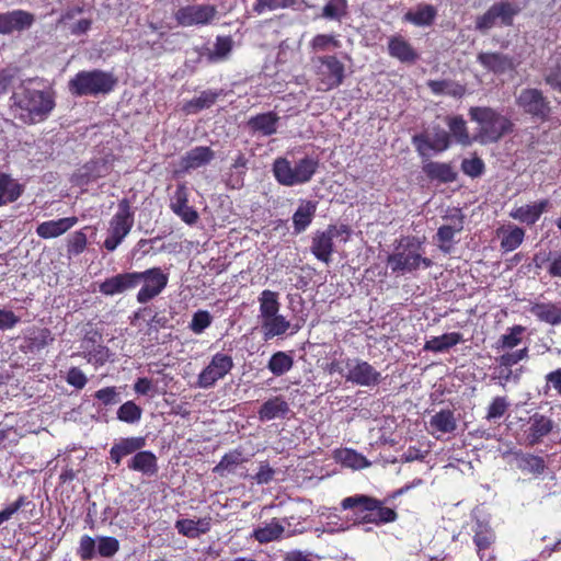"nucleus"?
<instances>
[{
    "mask_svg": "<svg viewBox=\"0 0 561 561\" xmlns=\"http://www.w3.org/2000/svg\"><path fill=\"white\" fill-rule=\"evenodd\" d=\"M259 302L261 319L274 317L279 311L280 304L276 291L264 289L259 297Z\"/></svg>",
    "mask_w": 561,
    "mask_h": 561,
    "instance_id": "obj_43",
    "label": "nucleus"
},
{
    "mask_svg": "<svg viewBox=\"0 0 561 561\" xmlns=\"http://www.w3.org/2000/svg\"><path fill=\"white\" fill-rule=\"evenodd\" d=\"M215 157L210 147L197 146L187 151L181 159V165L184 170L198 169L208 164Z\"/></svg>",
    "mask_w": 561,
    "mask_h": 561,
    "instance_id": "obj_31",
    "label": "nucleus"
},
{
    "mask_svg": "<svg viewBox=\"0 0 561 561\" xmlns=\"http://www.w3.org/2000/svg\"><path fill=\"white\" fill-rule=\"evenodd\" d=\"M233 41L230 36H217L214 50L208 51L207 59L209 62L224 60L231 53Z\"/></svg>",
    "mask_w": 561,
    "mask_h": 561,
    "instance_id": "obj_48",
    "label": "nucleus"
},
{
    "mask_svg": "<svg viewBox=\"0 0 561 561\" xmlns=\"http://www.w3.org/2000/svg\"><path fill=\"white\" fill-rule=\"evenodd\" d=\"M289 525L288 518H272L270 522L262 523L257 526L252 533V538L260 543L279 540L286 533V526Z\"/></svg>",
    "mask_w": 561,
    "mask_h": 561,
    "instance_id": "obj_20",
    "label": "nucleus"
},
{
    "mask_svg": "<svg viewBox=\"0 0 561 561\" xmlns=\"http://www.w3.org/2000/svg\"><path fill=\"white\" fill-rule=\"evenodd\" d=\"M98 548L95 540L84 535L80 539L79 548H78V554L83 561L92 560L95 557V549Z\"/></svg>",
    "mask_w": 561,
    "mask_h": 561,
    "instance_id": "obj_62",
    "label": "nucleus"
},
{
    "mask_svg": "<svg viewBox=\"0 0 561 561\" xmlns=\"http://www.w3.org/2000/svg\"><path fill=\"white\" fill-rule=\"evenodd\" d=\"M549 206V199L545 198L531 205L516 207L510 213V217L519 222L533 226L539 220L541 215L547 211Z\"/></svg>",
    "mask_w": 561,
    "mask_h": 561,
    "instance_id": "obj_23",
    "label": "nucleus"
},
{
    "mask_svg": "<svg viewBox=\"0 0 561 561\" xmlns=\"http://www.w3.org/2000/svg\"><path fill=\"white\" fill-rule=\"evenodd\" d=\"M507 407H508V403L506 402L505 398H502V397L495 398L489 407L486 419L488 420L500 419L505 413Z\"/></svg>",
    "mask_w": 561,
    "mask_h": 561,
    "instance_id": "obj_63",
    "label": "nucleus"
},
{
    "mask_svg": "<svg viewBox=\"0 0 561 561\" xmlns=\"http://www.w3.org/2000/svg\"><path fill=\"white\" fill-rule=\"evenodd\" d=\"M35 21L33 13L16 9L0 13V34L10 35L30 28Z\"/></svg>",
    "mask_w": 561,
    "mask_h": 561,
    "instance_id": "obj_17",
    "label": "nucleus"
},
{
    "mask_svg": "<svg viewBox=\"0 0 561 561\" xmlns=\"http://www.w3.org/2000/svg\"><path fill=\"white\" fill-rule=\"evenodd\" d=\"M497 234L502 236L501 249L504 252H512L523 243L525 230L518 226L508 225L497 229Z\"/></svg>",
    "mask_w": 561,
    "mask_h": 561,
    "instance_id": "obj_37",
    "label": "nucleus"
},
{
    "mask_svg": "<svg viewBox=\"0 0 561 561\" xmlns=\"http://www.w3.org/2000/svg\"><path fill=\"white\" fill-rule=\"evenodd\" d=\"M170 208L186 225H195L199 218L194 207L188 205V190L184 183H180L171 197Z\"/></svg>",
    "mask_w": 561,
    "mask_h": 561,
    "instance_id": "obj_18",
    "label": "nucleus"
},
{
    "mask_svg": "<svg viewBox=\"0 0 561 561\" xmlns=\"http://www.w3.org/2000/svg\"><path fill=\"white\" fill-rule=\"evenodd\" d=\"M444 218L449 219L451 224L440 226L437 229L435 240L437 247L444 253H450L456 234L463 230L465 215L460 208H455L453 214L447 215Z\"/></svg>",
    "mask_w": 561,
    "mask_h": 561,
    "instance_id": "obj_15",
    "label": "nucleus"
},
{
    "mask_svg": "<svg viewBox=\"0 0 561 561\" xmlns=\"http://www.w3.org/2000/svg\"><path fill=\"white\" fill-rule=\"evenodd\" d=\"M259 413L262 421H270L275 417H286L289 413V408L287 402L275 398L265 402Z\"/></svg>",
    "mask_w": 561,
    "mask_h": 561,
    "instance_id": "obj_45",
    "label": "nucleus"
},
{
    "mask_svg": "<svg viewBox=\"0 0 561 561\" xmlns=\"http://www.w3.org/2000/svg\"><path fill=\"white\" fill-rule=\"evenodd\" d=\"M437 16V9L433 4L420 3L414 10L408 11L403 20L415 26H431Z\"/></svg>",
    "mask_w": 561,
    "mask_h": 561,
    "instance_id": "obj_32",
    "label": "nucleus"
},
{
    "mask_svg": "<svg viewBox=\"0 0 561 561\" xmlns=\"http://www.w3.org/2000/svg\"><path fill=\"white\" fill-rule=\"evenodd\" d=\"M220 93L213 90H205L201 94L183 104L182 111L187 114H196L202 110L211 107L218 100Z\"/></svg>",
    "mask_w": 561,
    "mask_h": 561,
    "instance_id": "obj_38",
    "label": "nucleus"
},
{
    "mask_svg": "<svg viewBox=\"0 0 561 561\" xmlns=\"http://www.w3.org/2000/svg\"><path fill=\"white\" fill-rule=\"evenodd\" d=\"M175 528L179 534L187 538H197L206 534L210 529V518L204 517L197 520L194 519H178Z\"/></svg>",
    "mask_w": 561,
    "mask_h": 561,
    "instance_id": "obj_36",
    "label": "nucleus"
},
{
    "mask_svg": "<svg viewBox=\"0 0 561 561\" xmlns=\"http://www.w3.org/2000/svg\"><path fill=\"white\" fill-rule=\"evenodd\" d=\"M85 229H88V227L75 231L68 237L66 248L69 256L80 255L87 249L88 237L84 232Z\"/></svg>",
    "mask_w": 561,
    "mask_h": 561,
    "instance_id": "obj_50",
    "label": "nucleus"
},
{
    "mask_svg": "<svg viewBox=\"0 0 561 561\" xmlns=\"http://www.w3.org/2000/svg\"><path fill=\"white\" fill-rule=\"evenodd\" d=\"M414 144H417L419 150L424 146L431 150L442 152L449 147L450 135L446 130L440 129L433 135L432 139H428L423 135L415 136Z\"/></svg>",
    "mask_w": 561,
    "mask_h": 561,
    "instance_id": "obj_41",
    "label": "nucleus"
},
{
    "mask_svg": "<svg viewBox=\"0 0 561 561\" xmlns=\"http://www.w3.org/2000/svg\"><path fill=\"white\" fill-rule=\"evenodd\" d=\"M233 367V360L230 355L216 353L210 363L199 374V386H213L216 381L222 379Z\"/></svg>",
    "mask_w": 561,
    "mask_h": 561,
    "instance_id": "obj_16",
    "label": "nucleus"
},
{
    "mask_svg": "<svg viewBox=\"0 0 561 561\" xmlns=\"http://www.w3.org/2000/svg\"><path fill=\"white\" fill-rule=\"evenodd\" d=\"M293 357L284 352H276L268 362V368L276 376H282L293 367Z\"/></svg>",
    "mask_w": 561,
    "mask_h": 561,
    "instance_id": "obj_52",
    "label": "nucleus"
},
{
    "mask_svg": "<svg viewBox=\"0 0 561 561\" xmlns=\"http://www.w3.org/2000/svg\"><path fill=\"white\" fill-rule=\"evenodd\" d=\"M319 167L317 159L312 157H304L294 165L283 157L275 159L273 162V174L275 180L284 186H295L309 182L316 174Z\"/></svg>",
    "mask_w": 561,
    "mask_h": 561,
    "instance_id": "obj_6",
    "label": "nucleus"
},
{
    "mask_svg": "<svg viewBox=\"0 0 561 561\" xmlns=\"http://www.w3.org/2000/svg\"><path fill=\"white\" fill-rule=\"evenodd\" d=\"M279 116L275 112L256 114L249 118L248 127L253 134L272 136L277 131Z\"/></svg>",
    "mask_w": 561,
    "mask_h": 561,
    "instance_id": "obj_25",
    "label": "nucleus"
},
{
    "mask_svg": "<svg viewBox=\"0 0 561 561\" xmlns=\"http://www.w3.org/2000/svg\"><path fill=\"white\" fill-rule=\"evenodd\" d=\"M448 127L456 141L462 146L472 144V138L469 135L467 123L462 116H453L448 119Z\"/></svg>",
    "mask_w": 561,
    "mask_h": 561,
    "instance_id": "obj_46",
    "label": "nucleus"
},
{
    "mask_svg": "<svg viewBox=\"0 0 561 561\" xmlns=\"http://www.w3.org/2000/svg\"><path fill=\"white\" fill-rule=\"evenodd\" d=\"M423 241L414 236H405L396 240L393 253L387 257V264L392 273H412L420 268L433 266L430 257L422 255Z\"/></svg>",
    "mask_w": 561,
    "mask_h": 561,
    "instance_id": "obj_3",
    "label": "nucleus"
},
{
    "mask_svg": "<svg viewBox=\"0 0 561 561\" xmlns=\"http://www.w3.org/2000/svg\"><path fill=\"white\" fill-rule=\"evenodd\" d=\"M20 322V317L12 310L0 309V331L13 329Z\"/></svg>",
    "mask_w": 561,
    "mask_h": 561,
    "instance_id": "obj_64",
    "label": "nucleus"
},
{
    "mask_svg": "<svg viewBox=\"0 0 561 561\" xmlns=\"http://www.w3.org/2000/svg\"><path fill=\"white\" fill-rule=\"evenodd\" d=\"M518 468L528 473L540 474L545 471L546 463L539 456L524 454L518 458Z\"/></svg>",
    "mask_w": 561,
    "mask_h": 561,
    "instance_id": "obj_51",
    "label": "nucleus"
},
{
    "mask_svg": "<svg viewBox=\"0 0 561 561\" xmlns=\"http://www.w3.org/2000/svg\"><path fill=\"white\" fill-rule=\"evenodd\" d=\"M388 54L402 64H414L419 59V53L402 35H393L388 41Z\"/></svg>",
    "mask_w": 561,
    "mask_h": 561,
    "instance_id": "obj_22",
    "label": "nucleus"
},
{
    "mask_svg": "<svg viewBox=\"0 0 561 561\" xmlns=\"http://www.w3.org/2000/svg\"><path fill=\"white\" fill-rule=\"evenodd\" d=\"M24 186L9 173L0 172V207L16 202L23 194Z\"/></svg>",
    "mask_w": 561,
    "mask_h": 561,
    "instance_id": "obj_30",
    "label": "nucleus"
},
{
    "mask_svg": "<svg viewBox=\"0 0 561 561\" xmlns=\"http://www.w3.org/2000/svg\"><path fill=\"white\" fill-rule=\"evenodd\" d=\"M296 3L297 0H256L253 4V11L262 14L265 11L293 8Z\"/></svg>",
    "mask_w": 561,
    "mask_h": 561,
    "instance_id": "obj_55",
    "label": "nucleus"
},
{
    "mask_svg": "<svg viewBox=\"0 0 561 561\" xmlns=\"http://www.w3.org/2000/svg\"><path fill=\"white\" fill-rule=\"evenodd\" d=\"M290 328V322L282 314L262 319V333L265 341L283 335Z\"/></svg>",
    "mask_w": 561,
    "mask_h": 561,
    "instance_id": "obj_40",
    "label": "nucleus"
},
{
    "mask_svg": "<svg viewBox=\"0 0 561 561\" xmlns=\"http://www.w3.org/2000/svg\"><path fill=\"white\" fill-rule=\"evenodd\" d=\"M243 461L242 454L238 450L226 454L214 468V472L225 476L234 472L236 467Z\"/></svg>",
    "mask_w": 561,
    "mask_h": 561,
    "instance_id": "obj_54",
    "label": "nucleus"
},
{
    "mask_svg": "<svg viewBox=\"0 0 561 561\" xmlns=\"http://www.w3.org/2000/svg\"><path fill=\"white\" fill-rule=\"evenodd\" d=\"M211 322L213 317L207 310H197L194 312L188 328L193 333L202 334L207 328L210 327Z\"/></svg>",
    "mask_w": 561,
    "mask_h": 561,
    "instance_id": "obj_56",
    "label": "nucleus"
},
{
    "mask_svg": "<svg viewBox=\"0 0 561 561\" xmlns=\"http://www.w3.org/2000/svg\"><path fill=\"white\" fill-rule=\"evenodd\" d=\"M347 0H330L322 9L321 16L329 20L341 21L347 14Z\"/></svg>",
    "mask_w": 561,
    "mask_h": 561,
    "instance_id": "obj_53",
    "label": "nucleus"
},
{
    "mask_svg": "<svg viewBox=\"0 0 561 561\" xmlns=\"http://www.w3.org/2000/svg\"><path fill=\"white\" fill-rule=\"evenodd\" d=\"M468 114L479 125L474 140L481 145L496 144L515 129L510 117L490 106H471Z\"/></svg>",
    "mask_w": 561,
    "mask_h": 561,
    "instance_id": "obj_2",
    "label": "nucleus"
},
{
    "mask_svg": "<svg viewBox=\"0 0 561 561\" xmlns=\"http://www.w3.org/2000/svg\"><path fill=\"white\" fill-rule=\"evenodd\" d=\"M423 172L431 181L451 183L457 180V171L451 163L430 161L423 165Z\"/></svg>",
    "mask_w": 561,
    "mask_h": 561,
    "instance_id": "obj_29",
    "label": "nucleus"
},
{
    "mask_svg": "<svg viewBox=\"0 0 561 561\" xmlns=\"http://www.w3.org/2000/svg\"><path fill=\"white\" fill-rule=\"evenodd\" d=\"M54 335L48 328H35L25 337L31 351H41L54 342Z\"/></svg>",
    "mask_w": 561,
    "mask_h": 561,
    "instance_id": "obj_44",
    "label": "nucleus"
},
{
    "mask_svg": "<svg viewBox=\"0 0 561 561\" xmlns=\"http://www.w3.org/2000/svg\"><path fill=\"white\" fill-rule=\"evenodd\" d=\"M11 110L26 125L44 122L56 106V92L48 88L36 90L21 87L10 98Z\"/></svg>",
    "mask_w": 561,
    "mask_h": 561,
    "instance_id": "obj_1",
    "label": "nucleus"
},
{
    "mask_svg": "<svg viewBox=\"0 0 561 561\" xmlns=\"http://www.w3.org/2000/svg\"><path fill=\"white\" fill-rule=\"evenodd\" d=\"M336 459L345 467L352 469H363L368 467V460L360 454L352 449H343L336 453Z\"/></svg>",
    "mask_w": 561,
    "mask_h": 561,
    "instance_id": "obj_49",
    "label": "nucleus"
},
{
    "mask_svg": "<svg viewBox=\"0 0 561 561\" xmlns=\"http://www.w3.org/2000/svg\"><path fill=\"white\" fill-rule=\"evenodd\" d=\"M317 211V203L312 201H301L300 205L293 215L294 231L304 232L312 222Z\"/></svg>",
    "mask_w": 561,
    "mask_h": 561,
    "instance_id": "obj_34",
    "label": "nucleus"
},
{
    "mask_svg": "<svg viewBox=\"0 0 561 561\" xmlns=\"http://www.w3.org/2000/svg\"><path fill=\"white\" fill-rule=\"evenodd\" d=\"M118 420L126 423L138 422L141 417V410L133 401H127L117 411Z\"/></svg>",
    "mask_w": 561,
    "mask_h": 561,
    "instance_id": "obj_58",
    "label": "nucleus"
},
{
    "mask_svg": "<svg viewBox=\"0 0 561 561\" xmlns=\"http://www.w3.org/2000/svg\"><path fill=\"white\" fill-rule=\"evenodd\" d=\"M530 422L531 423L528 435L530 445L539 443L542 437H545L552 431L553 427V423L550 419L539 414H535L530 419Z\"/></svg>",
    "mask_w": 561,
    "mask_h": 561,
    "instance_id": "obj_42",
    "label": "nucleus"
},
{
    "mask_svg": "<svg viewBox=\"0 0 561 561\" xmlns=\"http://www.w3.org/2000/svg\"><path fill=\"white\" fill-rule=\"evenodd\" d=\"M77 222L78 218L75 216L44 221L36 227V233L43 239L57 238L70 230Z\"/></svg>",
    "mask_w": 561,
    "mask_h": 561,
    "instance_id": "obj_24",
    "label": "nucleus"
},
{
    "mask_svg": "<svg viewBox=\"0 0 561 561\" xmlns=\"http://www.w3.org/2000/svg\"><path fill=\"white\" fill-rule=\"evenodd\" d=\"M217 8L213 4H190L180 8L174 19L181 26L207 25L217 15Z\"/></svg>",
    "mask_w": 561,
    "mask_h": 561,
    "instance_id": "obj_13",
    "label": "nucleus"
},
{
    "mask_svg": "<svg viewBox=\"0 0 561 561\" xmlns=\"http://www.w3.org/2000/svg\"><path fill=\"white\" fill-rule=\"evenodd\" d=\"M119 549V542L114 537H100L98 540V553L104 558L113 557Z\"/></svg>",
    "mask_w": 561,
    "mask_h": 561,
    "instance_id": "obj_61",
    "label": "nucleus"
},
{
    "mask_svg": "<svg viewBox=\"0 0 561 561\" xmlns=\"http://www.w3.org/2000/svg\"><path fill=\"white\" fill-rule=\"evenodd\" d=\"M515 104L534 122L546 123L552 116L551 102L538 88L522 89L515 96Z\"/></svg>",
    "mask_w": 561,
    "mask_h": 561,
    "instance_id": "obj_7",
    "label": "nucleus"
},
{
    "mask_svg": "<svg viewBox=\"0 0 561 561\" xmlns=\"http://www.w3.org/2000/svg\"><path fill=\"white\" fill-rule=\"evenodd\" d=\"M525 328L522 325H514L508 330L506 334H503L499 340V347L513 348L522 342V335L525 332Z\"/></svg>",
    "mask_w": 561,
    "mask_h": 561,
    "instance_id": "obj_57",
    "label": "nucleus"
},
{
    "mask_svg": "<svg viewBox=\"0 0 561 561\" xmlns=\"http://www.w3.org/2000/svg\"><path fill=\"white\" fill-rule=\"evenodd\" d=\"M473 541L477 546L478 552L488 549L495 540V534L491 528L489 520L476 518L473 525Z\"/></svg>",
    "mask_w": 561,
    "mask_h": 561,
    "instance_id": "obj_39",
    "label": "nucleus"
},
{
    "mask_svg": "<svg viewBox=\"0 0 561 561\" xmlns=\"http://www.w3.org/2000/svg\"><path fill=\"white\" fill-rule=\"evenodd\" d=\"M135 272L119 273L104 279L99 285V290L105 296H114L123 294L126 290L137 287Z\"/></svg>",
    "mask_w": 561,
    "mask_h": 561,
    "instance_id": "obj_21",
    "label": "nucleus"
},
{
    "mask_svg": "<svg viewBox=\"0 0 561 561\" xmlns=\"http://www.w3.org/2000/svg\"><path fill=\"white\" fill-rule=\"evenodd\" d=\"M345 380L359 386H375L380 381V373L368 362L359 358H346Z\"/></svg>",
    "mask_w": 561,
    "mask_h": 561,
    "instance_id": "obj_14",
    "label": "nucleus"
},
{
    "mask_svg": "<svg viewBox=\"0 0 561 561\" xmlns=\"http://www.w3.org/2000/svg\"><path fill=\"white\" fill-rule=\"evenodd\" d=\"M538 320L551 325L561 324V306L553 302H536L529 308Z\"/></svg>",
    "mask_w": 561,
    "mask_h": 561,
    "instance_id": "obj_35",
    "label": "nucleus"
},
{
    "mask_svg": "<svg viewBox=\"0 0 561 561\" xmlns=\"http://www.w3.org/2000/svg\"><path fill=\"white\" fill-rule=\"evenodd\" d=\"M330 46H332L334 48L340 47V41L336 39L335 36L331 35V34H318L310 42V47L314 51H324Z\"/></svg>",
    "mask_w": 561,
    "mask_h": 561,
    "instance_id": "obj_59",
    "label": "nucleus"
},
{
    "mask_svg": "<svg viewBox=\"0 0 561 561\" xmlns=\"http://www.w3.org/2000/svg\"><path fill=\"white\" fill-rule=\"evenodd\" d=\"M117 78L101 69L81 70L69 81L68 89L73 96L106 95L114 91Z\"/></svg>",
    "mask_w": 561,
    "mask_h": 561,
    "instance_id": "obj_4",
    "label": "nucleus"
},
{
    "mask_svg": "<svg viewBox=\"0 0 561 561\" xmlns=\"http://www.w3.org/2000/svg\"><path fill=\"white\" fill-rule=\"evenodd\" d=\"M79 354L95 367L103 366L108 360V348L104 345L103 335L98 329L91 327L85 331L80 341Z\"/></svg>",
    "mask_w": 561,
    "mask_h": 561,
    "instance_id": "obj_12",
    "label": "nucleus"
},
{
    "mask_svg": "<svg viewBox=\"0 0 561 561\" xmlns=\"http://www.w3.org/2000/svg\"><path fill=\"white\" fill-rule=\"evenodd\" d=\"M314 72L322 91L340 87L345 78V66L334 55L318 56L312 59Z\"/></svg>",
    "mask_w": 561,
    "mask_h": 561,
    "instance_id": "obj_9",
    "label": "nucleus"
},
{
    "mask_svg": "<svg viewBox=\"0 0 561 561\" xmlns=\"http://www.w3.org/2000/svg\"><path fill=\"white\" fill-rule=\"evenodd\" d=\"M477 61L494 75H504L516 67L512 56L499 51H481L477 56Z\"/></svg>",
    "mask_w": 561,
    "mask_h": 561,
    "instance_id": "obj_19",
    "label": "nucleus"
},
{
    "mask_svg": "<svg viewBox=\"0 0 561 561\" xmlns=\"http://www.w3.org/2000/svg\"><path fill=\"white\" fill-rule=\"evenodd\" d=\"M137 286L144 282L145 284L137 293V301L139 304H147L158 295H160L167 287L169 275L163 273L160 267H151L144 272H135Z\"/></svg>",
    "mask_w": 561,
    "mask_h": 561,
    "instance_id": "obj_11",
    "label": "nucleus"
},
{
    "mask_svg": "<svg viewBox=\"0 0 561 561\" xmlns=\"http://www.w3.org/2000/svg\"><path fill=\"white\" fill-rule=\"evenodd\" d=\"M311 253L321 262L329 264L334 252V243L330 231H317L311 242Z\"/></svg>",
    "mask_w": 561,
    "mask_h": 561,
    "instance_id": "obj_26",
    "label": "nucleus"
},
{
    "mask_svg": "<svg viewBox=\"0 0 561 561\" xmlns=\"http://www.w3.org/2000/svg\"><path fill=\"white\" fill-rule=\"evenodd\" d=\"M431 426L440 433H451L456 430V420L454 413L449 410H443L432 416Z\"/></svg>",
    "mask_w": 561,
    "mask_h": 561,
    "instance_id": "obj_47",
    "label": "nucleus"
},
{
    "mask_svg": "<svg viewBox=\"0 0 561 561\" xmlns=\"http://www.w3.org/2000/svg\"><path fill=\"white\" fill-rule=\"evenodd\" d=\"M341 506L343 510L354 511L359 524H383L397 518V513L392 508L386 507L378 500L364 494L345 497L341 502Z\"/></svg>",
    "mask_w": 561,
    "mask_h": 561,
    "instance_id": "obj_5",
    "label": "nucleus"
},
{
    "mask_svg": "<svg viewBox=\"0 0 561 561\" xmlns=\"http://www.w3.org/2000/svg\"><path fill=\"white\" fill-rule=\"evenodd\" d=\"M461 342H463V336L460 332H449L427 340L423 350L433 353H444Z\"/></svg>",
    "mask_w": 561,
    "mask_h": 561,
    "instance_id": "obj_33",
    "label": "nucleus"
},
{
    "mask_svg": "<svg viewBox=\"0 0 561 561\" xmlns=\"http://www.w3.org/2000/svg\"><path fill=\"white\" fill-rule=\"evenodd\" d=\"M127 467L130 470L141 472L144 476L152 477L158 472V461L153 453L148 450H138L128 461Z\"/></svg>",
    "mask_w": 561,
    "mask_h": 561,
    "instance_id": "obj_27",
    "label": "nucleus"
},
{
    "mask_svg": "<svg viewBox=\"0 0 561 561\" xmlns=\"http://www.w3.org/2000/svg\"><path fill=\"white\" fill-rule=\"evenodd\" d=\"M145 445L146 440L142 437L122 438L113 444L110 450V458L113 462L119 465L124 457L137 453Z\"/></svg>",
    "mask_w": 561,
    "mask_h": 561,
    "instance_id": "obj_28",
    "label": "nucleus"
},
{
    "mask_svg": "<svg viewBox=\"0 0 561 561\" xmlns=\"http://www.w3.org/2000/svg\"><path fill=\"white\" fill-rule=\"evenodd\" d=\"M135 213L131 208L130 202L127 198H122L118 202V209L110 220L108 234L103 242V247L113 252L129 234L134 227Z\"/></svg>",
    "mask_w": 561,
    "mask_h": 561,
    "instance_id": "obj_8",
    "label": "nucleus"
},
{
    "mask_svg": "<svg viewBox=\"0 0 561 561\" xmlns=\"http://www.w3.org/2000/svg\"><path fill=\"white\" fill-rule=\"evenodd\" d=\"M484 162L481 158L474 157L471 159H463L461 162L462 172L470 178H478L484 172Z\"/></svg>",
    "mask_w": 561,
    "mask_h": 561,
    "instance_id": "obj_60",
    "label": "nucleus"
},
{
    "mask_svg": "<svg viewBox=\"0 0 561 561\" xmlns=\"http://www.w3.org/2000/svg\"><path fill=\"white\" fill-rule=\"evenodd\" d=\"M520 9L508 0H501L493 3L482 15L476 19V30L486 32L500 20L504 26H512L514 18Z\"/></svg>",
    "mask_w": 561,
    "mask_h": 561,
    "instance_id": "obj_10",
    "label": "nucleus"
}]
</instances>
